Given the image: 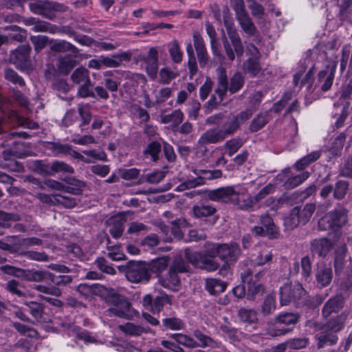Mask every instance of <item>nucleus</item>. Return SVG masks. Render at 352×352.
Listing matches in <instances>:
<instances>
[{
    "mask_svg": "<svg viewBox=\"0 0 352 352\" xmlns=\"http://www.w3.org/2000/svg\"><path fill=\"white\" fill-rule=\"evenodd\" d=\"M223 19L224 26L226 29L228 38L231 42L230 44L223 32V45L228 60L233 61L235 58V55L239 58L243 56L244 53V47L237 30L234 28L232 19L229 14V10L227 8L223 10Z\"/></svg>",
    "mask_w": 352,
    "mask_h": 352,
    "instance_id": "nucleus-1",
    "label": "nucleus"
},
{
    "mask_svg": "<svg viewBox=\"0 0 352 352\" xmlns=\"http://www.w3.org/2000/svg\"><path fill=\"white\" fill-rule=\"evenodd\" d=\"M239 127L237 121L232 117L223 124L221 129L214 128L204 133L199 138L197 146L201 149L203 148V151L206 153L207 144H217L223 141L227 137L233 135Z\"/></svg>",
    "mask_w": 352,
    "mask_h": 352,
    "instance_id": "nucleus-2",
    "label": "nucleus"
},
{
    "mask_svg": "<svg viewBox=\"0 0 352 352\" xmlns=\"http://www.w3.org/2000/svg\"><path fill=\"white\" fill-rule=\"evenodd\" d=\"M30 11L48 20H54L56 15V12H65L68 7L63 3L47 0H36L29 3Z\"/></svg>",
    "mask_w": 352,
    "mask_h": 352,
    "instance_id": "nucleus-3",
    "label": "nucleus"
},
{
    "mask_svg": "<svg viewBox=\"0 0 352 352\" xmlns=\"http://www.w3.org/2000/svg\"><path fill=\"white\" fill-rule=\"evenodd\" d=\"M127 280L133 283H146L151 279L149 266L144 261H131L125 265Z\"/></svg>",
    "mask_w": 352,
    "mask_h": 352,
    "instance_id": "nucleus-4",
    "label": "nucleus"
},
{
    "mask_svg": "<svg viewBox=\"0 0 352 352\" xmlns=\"http://www.w3.org/2000/svg\"><path fill=\"white\" fill-rule=\"evenodd\" d=\"M184 257L195 267L209 272L217 271L220 267V264L216 258L207 256L201 252H192L187 248L184 250Z\"/></svg>",
    "mask_w": 352,
    "mask_h": 352,
    "instance_id": "nucleus-5",
    "label": "nucleus"
},
{
    "mask_svg": "<svg viewBox=\"0 0 352 352\" xmlns=\"http://www.w3.org/2000/svg\"><path fill=\"white\" fill-rule=\"evenodd\" d=\"M306 293L299 283H286L280 288V302L281 305H287L292 302L300 303Z\"/></svg>",
    "mask_w": 352,
    "mask_h": 352,
    "instance_id": "nucleus-6",
    "label": "nucleus"
},
{
    "mask_svg": "<svg viewBox=\"0 0 352 352\" xmlns=\"http://www.w3.org/2000/svg\"><path fill=\"white\" fill-rule=\"evenodd\" d=\"M105 301L111 306L107 312L120 318H126L129 316L131 304L125 296L114 292L109 293L105 298Z\"/></svg>",
    "mask_w": 352,
    "mask_h": 352,
    "instance_id": "nucleus-7",
    "label": "nucleus"
},
{
    "mask_svg": "<svg viewBox=\"0 0 352 352\" xmlns=\"http://www.w3.org/2000/svg\"><path fill=\"white\" fill-rule=\"evenodd\" d=\"M263 275V272H259L253 275L250 269H246L241 274L243 282L248 285L247 298L248 300H254L256 296H260L264 293L265 288L260 282V278Z\"/></svg>",
    "mask_w": 352,
    "mask_h": 352,
    "instance_id": "nucleus-8",
    "label": "nucleus"
},
{
    "mask_svg": "<svg viewBox=\"0 0 352 352\" xmlns=\"http://www.w3.org/2000/svg\"><path fill=\"white\" fill-rule=\"evenodd\" d=\"M346 221L345 212L342 210L330 211L318 221V228L320 230L329 229L337 230L343 226Z\"/></svg>",
    "mask_w": 352,
    "mask_h": 352,
    "instance_id": "nucleus-9",
    "label": "nucleus"
},
{
    "mask_svg": "<svg viewBox=\"0 0 352 352\" xmlns=\"http://www.w3.org/2000/svg\"><path fill=\"white\" fill-rule=\"evenodd\" d=\"M229 203L237 209L245 211H253L255 206L253 197L250 195L246 190H237L234 186Z\"/></svg>",
    "mask_w": 352,
    "mask_h": 352,
    "instance_id": "nucleus-10",
    "label": "nucleus"
},
{
    "mask_svg": "<svg viewBox=\"0 0 352 352\" xmlns=\"http://www.w3.org/2000/svg\"><path fill=\"white\" fill-rule=\"evenodd\" d=\"M142 306L147 310L153 313H160L166 304L172 305L173 298L164 292L153 298L151 294L145 295L142 298Z\"/></svg>",
    "mask_w": 352,
    "mask_h": 352,
    "instance_id": "nucleus-11",
    "label": "nucleus"
},
{
    "mask_svg": "<svg viewBox=\"0 0 352 352\" xmlns=\"http://www.w3.org/2000/svg\"><path fill=\"white\" fill-rule=\"evenodd\" d=\"M31 47L29 45H22L10 52V60L16 67L21 70L29 67L31 65L30 54Z\"/></svg>",
    "mask_w": 352,
    "mask_h": 352,
    "instance_id": "nucleus-12",
    "label": "nucleus"
},
{
    "mask_svg": "<svg viewBox=\"0 0 352 352\" xmlns=\"http://www.w3.org/2000/svg\"><path fill=\"white\" fill-rule=\"evenodd\" d=\"M241 254V248L236 243H221L219 258L226 265H230L236 263Z\"/></svg>",
    "mask_w": 352,
    "mask_h": 352,
    "instance_id": "nucleus-13",
    "label": "nucleus"
},
{
    "mask_svg": "<svg viewBox=\"0 0 352 352\" xmlns=\"http://www.w3.org/2000/svg\"><path fill=\"white\" fill-rule=\"evenodd\" d=\"M138 59L144 63L147 74L152 78H156L158 72V51L156 47H151L147 54L139 55Z\"/></svg>",
    "mask_w": 352,
    "mask_h": 352,
    "instance_id": "nucleus-14",
    "label": "nucleus"
},
{
    "mask_svg": "<svg viewBox=\"0 0 352 352\" xmlns=\"http://www.w3.org/2000/svg\"><path fill=\"white\" fill-rule=\"evenodd\" d=\"M344 307V298L342 294L331 296L323 305L321 316L323 319H328L333 314H338Z\"/></svg>",
    "mask_w": 352,
    "mask_h": 352,
    "instance_id": "nucleus-15",
    "label": "nucleus"
},
{
    "mask_svg": "<svg viewBox=\"0 0 352 352\" xmlns=\"http://www.w3.org/2000/svg\"><path fill=\"white\" fill-rule=\"evenodd\" d=\"M26 311L38 323H47L51 321L49 314L45 312L46 306L37 301H26L24 302Z\"/></svg>",
    "mask_w": 352,
    "mask_h": 352,
    "instance_id": "nucleus-16",
    "label": "nucleus"
},
{
    "mask_svg": "<svg viewBox=\"0 0 352 352\" xmlns=\"http://www.w3.org/2000/svg\"><path fill=\"white\" fill-rule=\"evenodd\" d=\"M346 247L343 245L338 248L335 251V258L333 266L336 276H340L341 274L347 270H352V263L350 259H346Z\"/></svg>",
    "mask_w": 352,
    "mask_h": 352,
    "instance_id": "nucleus-17",
    "label": "nucleus"
},
{
    "mask_svg": "<svg viewBox=\"0 0 352 352\" xmlns=\"http://www.w3.org/2000/svg\"><path fill=\"white\" fill-rule=\"evenodd\" d=\"M333 270L331 266L322 263L318 266L315 274L316 282L320 288L328 287L333 279Z\"/></svg>",
    "mask_w": 352,
    "mask_h": 352,
    "instance_id": "nucleus-18",
    "label": "nucleus"
},
{
    "mask_svg": "<svg viewBox=\"0 0 352 352\" xmlns=\"http://www.w3.org/2000/svg\"><path fill=\"white\" fill-rule=\"evenodd\" d=\"M318 349H324L327 346H332L336 345L338 341V336L327 329L318 332L314 336Z\"/></svg>",
    "mask_w": 352,
    "mask_h": 352,
    "instance_id": "nucleus-19",
    "label": "nucleus"
},
{
    "mask_svg": "<svg viewBox=\"0 0 352 352\" xmlns=\"http://www.w3.org/2000/svg\"><path fill=\"white\" fill-rule=\"evenodd\" d=\"M349 314V311H344L336 316L327 319L324 322V329L337 335L344 328Z\"/></svg>",
    "mask_w": 352,
    "mask_h": 352,
    "instance_id": "nucleus-20",
    "label": "nucleus"
},
{
    "mask_svg": "<svg viewBox=\"0 0 352 352\" xmlns=\"http://www.w3.org/2000/svg\"><path fill=\"white\" fill-rule=\"evenodd\" d=\"M311 254H317L319 257L324 258L333 247V243L327 238L313 240L310 243Z\"/></svg>",
    "mask_w": 352,
    "mask_h": 352,
    "instance_id": "nucleus-21",
    "label": "nucleus"
},
{
    "mask_svg": "<svg viewBox=\"0 0 352 352\" xmlns=\"http://www.w3.org/2000/svg\"><path fill=\"white\" fill-rule=\"evenodd\" d=\"M336 67L337 62L333 61L331 64L328 65L325 69L319 72V80L321 82H323L321 87L322 91H326L332 86Z\"/></svg>",
    "mask_w": 352,
    "mask_h": 352,
    "instance_id": "nucleus-22",
    "label": "nucleus"
},
{
    "mask_svg": "<svg viewBox=\"0 0 352 352\" xmlns=\"http://www.w3.org/2000/svg\"><path fill=\"white\" fill-rule=\"evenodd\" d=\"M2 113L4 114L10 122H14L19 126L30 129H36L38 128V124L28 118L20 116L16 111L14 110H8L7 111L1 109Z\"/></svg>",
    "mask_w": 352,
    "mask_h": 352,
    "instance_id": "nucleus-23",
    "label": "nucleus"
},
{
    "mask_svg": "<svg viewBox=\"0 0 352 352\" xmlns=\"http://www.w3.org/2000/svg\"><path fill=\"white\" fill-rule=\"evenodd\" d=\"M217 72V87L214 90L215 94L218 97H225L229 89V82L226 74V70L222 67H219Z\"/></svg>",
    "mask_w": 352,
    "mask_h": 352,
    "instance_id": "nucleus-24",
    "label": "nucleus"
},
{
    "mask_svg": "<svg viewBox=\"0 0 352 352\" xmlns=\"http://www.w3.org/2000/svg\"><path fill=\"white\" fill-rule=\"evenodd\" d=\"M260 223L265 230L267 237L270 239H278L280 236L278 228L275 225L273 219L268 214H265L260 217Z\"/></svg>",
    "mask_w": 352,
    "mask_h": 352,
    "instance_id": "nucleus-25",
    "label": "nucleus"
},
{
    "mask_svg": "<svg viewBox=\"0 0 352 352\" xmlns=\"http://www.w3.org/2000/svg\"><path fill=\"white\" fill-rule=\"evenodd\" d=\"M194 173L197 176L195 179L197 186L204 184L206 180L219 179L222 177L221 170L196 169Z\"/></svg>",
    "mask_w": 352,
    "mask_h": 352,
    "instance_id": "nucleus-26",
    "label": "nucleus"
},
{
    "mask_svg": "<svg viewBox=\"0 0 352 352\" xmlns=\"http://www.w3.org/2000/svg\"><path fill=\"white\" fill-rule=\"evenodd\" d=\"M232 192L233 186L223 187L210 190L208 193V197L212 201L229 203Z\"/></svg>",
    "mask_w": 352,
    "mask_h": 352,
    "instance_id": "nucleus-27",
    "label": "nucleus"
},
{
    "mask_svg": "<svg viewBox=\"0 0 352 352\" xmlns=\"http://www.w3.org/2000/svg\"><path fill=\"white\" fill-rule=\"evenodd\" d=\"M131 57V53L129 52H122L121 54H113L112 57L102 56V63L107 67H119L122 61H129Z\"/></svg>",
    "mask_w": 352,
    "mask_h": 352,
    "instance_id": "nucleus-28",
    "label": "nucleus"
},
{
    "mask_svg": "<svg viewBox=\"0 0 352 352\" xmlns=\"http://www.w3.org/2000/svg\"><path fill=\"white\" fill-rule=\"evenodd\" d=\"M204 287L210 295L217 296L226 290L227 283L217 278H206Z\"/></svg>",
    "mask_w": 352,
    "mask_h": 352,
    "instance_id": "nucleus-29",
    "label": "nucleus"
},
{
    "mask_svg": "<svg viewBox=\"0 0 352 352\" xmlns=\"http://www.w3.org/2000/svg\"><path fill=\"white\" fill-rule=\"evenodd\" d=\"M119 329L125 334L131 336H140L143 333L150 332L151 329L142 324H136L132 322H126L124 324L119 325Z\"/></svg>",
    "mask_w": 352,
    "mask_h": 352,
    "instance_id": "nucleus-30",
    "label": "nucleus"
},
{
    "mask_svg": "<svg viewBox=\"0 0 352 352\" xmlns=\"http://www.w3.org/2000/svg\"><path fill=\"white\" fill-rule=\"evenodd\" d=\"M53 274L44 270L25 269L24 279L30 282H43L50 280Z\"/></svg>",
    "mask_w": 352,
    "mask_h": 352,
    "instance_id": "nucleus-31",
    "label": "nucleus"
},
{
    "mask_svg": "<svg viewBox=\"0 0 352 352\" xmlns=\"http://www.w3.org/2000/svg\"><path fill=\"white\" fill-rule=\"evenodd\" d=\"M76 64V60L71 55H65L58 58L56 65L60 74L67 76L75 67Z\"/></svg>",
    "mask_w": 352,
    "mask_h": 352,
    "instance_id": "nucleus-32",
    "label": "nucleus"
},
{
    "mask_svg": "<svg viewBox=\"0 0 352 352\" xmlns=\"http://www.w3.org/2000/svg\"><path fill=\"white\" fill-rule=\"evenodd\" d=\"M159 283L164 288L174 289L180 283L177 272L170 267L167 275L159 276Z\"/></svg>",
    "mask_w": 352,
    "mask_h": 352,
    "instance_id": "nucleus-33",
    "label": "nucleus"
},
{
    "mask_svg": "<svg viewBox=\"0 0 352 352\" xmlns=\"http://www.w3.org/2000/svg\"><path fill=\"white\" fill-rule=\"evenodd\" d=\"M193 336L199 342L198 347L211 349L219 348V343L211 337L204 334L199 329H195L192 333Z\"/></svg>",
    "mask_w": 352,
    "mask_h": 352,
    "instance_id": "nucleus-34",
    "label": "nucleus"
},
{
    "mask_svg": "<svg viewBox=\"0 0 352 352\" xmlns=\"http://www.w3.org/2000/svg\"><path fill=\"white\" fill-rule=\"evenodd\" d=\"M276 309L275 295L270 294L267 295L260 305V311L263 316L267 317L273 314Z\"/></svg>",
    "mask_w": 352,
    "mask_h": 352,
    "instance_id": "nucleus-35",
    "label": "nucleus"
},
{
    "mask_svg": "<svg viewBox=\"0 0 352 352\" xmlns=\"http://www.w3.org/2000/svg\"><path fill=\"white\" fill-rule=\"evenodd\" d=\"M217 209L211 205L201 204L195 205L192 208V212L196 218H205L212 216Z\"/></svg>",
    "mask_w": 352,
    "mask_h": 352,
    "instance_id": "nucleus-36",
    "label": "nucleus"
},
{
    "mask_svg": "<svg viewBox=\"0 0 352 352\" xmlns=\"http://www.w3.org/2000/svg\"><path fill=\"white\" fill-rule=\"evenodd\" d=\"M236 19L238 21L241 29L245 34L249 36H253L255 34L256 28L248 13L239 16Z\"/></svg>",
    "mask_w": 352,
    "mask_h": 352,
    "instance_id": "nucleus-37",
    "label": "nucleus"
},
{
    "mask_svg": "<svg viewBox=\"0 0 352 352\" xmlns=\"http://www.w3.org/2000/svg\"><path fill=\"white\" fill-rule=\"evenodd\" d=\"M270 120L268 112L258 114L251 122L249 131L252 133L256 132L263 129Z\"/></svg>",
    "mask_w": 352,
    "mask_h": 352,
    "instance_id": "nucleus-38",
    "label": "nucleus"
},
{
    "mask_svg": "<svg viewBox=\"0 0 352 352\" xmlns=\"http://www.w3.org/2000/svg\"><path fill=\"white\" fill-rule=\"evenodd\" d=\"M184 117L182 111L180 109H176L171 113L164 116L162 118V122L164 124L172 123V129L175 130L182 122Z\"/></svg>",
    "mask_w": 352,
    "mask_h": 352,
    "instance_id": "nucleus-39",
    "label": "nucleus"
},
{
    "mask_svg": "<svg viewBox=\"0 0 352 352\" xmlns=\"http://www.w3.org/2000/svg\"><path fill=\"white\" fill-rule=\"evenodd\" d=\"M50 50L55 52H70L75 56L79 52V50L77 47H76L72 43L64 40L55 41L51 45Z\"/></svg>",
    "mask_w": 352,
    "mask_h": 352,
    "instance_id": "nucleus-40",
    "label": "nucleus"
},
{
    "mask_svg": "<svg viewBox=\"0 0 352 352\" xmlns=\"http://www.w3.org/2000/svg\"><path fill=\"white\" fill-rule=\"evenodd\" d=\"M277 324L278 323H274V319L265 322V331L267 336L278 337L284 336L292 331L291 329L289 328H279L276 326Z\"/></svg>",
    "mask_w": 352,
    "mask_h": 352,
    "instance_id": "nucleus-41",
    "label": "nucleus"
},
{
    "mask_svg": "<svg viewBox=\"0 0 352 352\" xmlns=\"http://www.w3.org/2000/svg\"><path fill=\"white\" fill-rule=\"evenodd\" d=\"M147 265L149 266L151 274L153 272L159 275L167 268L168 258L165 256L160 257L151 261L150 263H147Z\"/></svg>",
    "mask_w": 352,
    "mask_h": 352,
    "instance_id": "nucleus-42",
    "label": "nucleus"
},
{
    "mask_svg": "<svg viewBox=\"0 0 352 352\" xmlns=\"http://www.w3.org/2000/svg\"><path fill=\"white\" fill-rule=\"evenodd\" d=\"M107 222L111 226L109 232L111 236L116 239L120 237L124 229L122 219L118 217H113L110 218Z\"/></svg>",
    "mask_w": 352,
    "mask_h": 352,
    "instance_id": "nucleus-43",
    "label": "nucleus"
},
{
    "mask_svg": "<svg viewBox=\"0 0 352 352\" xmlns=\"http://www.w3.org/2000/svg\"><path fill=\"white\" fill-rule=\"evenodd\" d=\"M300 198V193L298 191H295L291 194L285 193L282 195L278 199V204L280 206H292L294 204H297L302 202Z\"/></svg>",
    "mask_w": 352,
    "mask_h": 352,
    "instance_id": "nucleus-44",
    "label": "nucleus"
},
{
    "mask_svg": "<svg viewBox=\"0 0 352 352\" xmlns=\"http://www.w3.org/2000/svg\"><path fill=\"white\" fill-rule=\"evenodd\" d=\"M245 84V77L241 72H235L230 78L228 91L233 94L239 91Z\"/></svg>",
    "mask_w": 352,
    "mask_h": 352,
    "instance_id": "nucleus-45",
    "label": "nucleus"
},
{
    "mask_svg": "<svg viewBox=\"0 0 352 352\" xmlns=\"http://www.w3.org/2000/svg\"><path fill=\"white\" fill-rule=\"evenodd\" d=\"M72 81L78 85H82L86 82L89 84V72L85 67H78L74 70L71 76Z\"/></svg>",
    "mask_w": 352,
    "mask_h": 352,
    "instance_id": "nucleus-46",
    "label": "nucleus"
},
{
    "mask_svg": "<svg viewBox=\"0 0 352 352\" xmlns=\"http://www.w3.org/2000/svg\"><path fill=\"white\" fill-rule=\"evenodd\" d=\"M168 53L173 63L179 64L182 61L183 53L181 50L179 42L173 40L168 44Z\"/></svg>",
    "mask_w": 352,
    "mask_h": 352,
    "instance_id": "nucleus-47",
    "label": "nucleus"
},
{
    "mask_svg": "<svg viewBox=\"0 0 352 352\" xmlns=\"http://www.w3.org/2000/svg\"><path fill=\"white\" fill-rule=\"evenodd\" d=\"M298 214V206H296L291 210L289 215L284 219V226L285 229L289 230H294L301 223Z\"/></svg>",
    "mask_w": 352,
    "mask_h": 352,
    "instance_id": "nucleus-48",
    "label": "nucleus"
},
{
    "mask_svg": "<svg viewBox=\"0 0 352 352\" xmlns=\"http://www.w3.org/2000/svg\"><path fill=\"white\" fill-rule=\"evenodd\" d=\"M321 156V151H313L311 153L308 154L307 155L305 156L304 157H302L296 163V169L298 170H302L305 169L307 166H308L310 164L314 162L320 158Z\"/></svg>",
    "mask_w": 352,
    "mask_h": 352,
    "instance_id": "nucleus-49",
    "label": "nucleus"
},
{
    "mask_svg": "<svg viewBox=\"0 0 352 352\" xmlns=\"http://www.w3.org/2000/svg\"><path fill=\"white\" fill-rule=\"evenodd\" d=\"M170 338L174 339L179 344H182L185 347L193 349L198 347V342L188 335L182 333H173L170 335Z\"/></svg>",
    "mask_w": 352,
    "mask_h": 352,
    "instance_id": "nucleus-50",
    "label": "nucleus"
},
{
    "mask_svg": "<svg viewBox=\"0 0 352 352\" xmlns=\"http://www.w3.org/2000/svg\"><path fill=\"white\" fill-rule=\"evenodd\" d=\"M243 67L252 76H257L261 70L260 58H248L244 63Z\"/></svg>",
    "mask_w": 352,
    "mask_h": 352,
    "instance_id": "nucleus-51",
    "label": "nucleus"
},
{
    "mask_svg": "<svg viewBox=\"0 0 352 352\" xmlns=\"http://www.w3.org/2000/svg\"><path fill=\"white\" fill-rule=\"evenodd\" d=\"M47 148L56 157L68 155L71 150V145L68 144H61L60 142H48Z\"/></svg>",
    "mask_w": 352,
    "mask_h": 352,
    "instance_id": "nucleus-52",
    "label": "nucleus"
},
{
    "mask_svg": "<svg viewBox=\"0 0 352 352\" xmlns=\"http://www.w3.org/2000/svg\"><path fill=\"white\" fill-rule=\"evenodd\" d=\"M162 151L161 144L157 142L153 141L148 144L144 151V155L145 157H151V159L153 162H156L159 159V155Z\"/></svg>",
    "mask_w": 352,
    "mask_h": 352,
    "instance_id": "nucleus-53",
    "label": "nucleus"
},
{
    "mask_svg": "<svg viewBox=\"0 0 352 352\" xmlns=\"http://www.w3.org/2000/svg\"><path fill=\"white\" fill-rule=\"evenodd\" d=\"M237 316L241 321L249 324L254 323L258 320L256 311L252 309L241 308Z\"/></svg>",
    "mask_w": 352,
    "mask_h": 352,
    "instance_id": "nucleus-54",
    "label": "nucleus"
},
{
    "mask_svg": "<svg viewBox=\"0 0 352 352\" xmlns=\"http://www.w3.org/2000/svg\"><path fill=\"white\" fill-rule=\"evenodd\" d=\"M300 318L298 313H285L280 314L274 318V323H281L286 325L296 324Z\"/></svg>",
    "mask_w": 352,
    "mask_h": 352,
    "instance_id": "nucleus-55",
    "label": "nucleus"
},
{
    "mask_svg": "<svg viewBox=\"0 0 352 352\" xmlns=\"http://www.w3.org/2000/svg\"><path fill=\"white\" fill-rule=\"evenodd\" d=\"M309 173L307 171L303 172L302 173L291 177L287 179L284 184V186L286 189H292L297 187L298 185L302 184L304 181L308 179L309 177Z\"/></svg>",
    "mask_w": 352,
    "mask_h": 352,
    "instance_id": "nucleus-56",
    "label": "nucleus"
},
{
    "mask_svg": "<svg viewBox=\"0 0 352 352\" xmlns=\"http://www.w3.org/2000/svg\"><path fill=\"white\" fill-rule=\"evenodd\" d=\"M316 210V206L313 204H307L302 209L298 206V211L300 221L301 223H307L311 219L312 214Z\"/></svg>",
    "mask_w": 352,
    "mask_h": 352,
    "instance_id": "nucleus-57",
    "label": "nucleus"
},
{
    "mask_svg": "<svg viewBox=\"0 0 352 352\" xmlns=\"http://www.w3.org/2000/svg\"><path fill=\"white\" fill-rule=\"evenodd\" d=\"M5 289L18 297L25 296V292L23 290L22 285L15 279L8 281L5 285Z\"/></svg>",
    "mask_w": 352,
    "mask_h": 352,
    "instance_id": "nucleus-58",
    "label": "nucleus"
},
{
    "mask_svg": "<svg viewBox=\"0 0 352 352\" xmlns=\"http://www.w3.org/2000/svg\"><path fill=\"white\" fill-rule=\"evenodd\" d=\"M172 227L170 228L171 236H173L180 240L184 237V234L181 230L182 228L187 226V222L185 219H178L177 220L171 221Z\"/></svg>",
    "mask_w": 352,
    "mask_h": 352,
    "instance_id": "nucleus-59",
    "label": "nucleus"
},
{
    "mask_svg": "<svg viewBox=\"0 0 352 352\" xmlns=\"http://www.w3.org/2000/svg\"><path fill=\"white\" fill-rule=\"evenodd\" d=\"M33 31L36 32H50L52 34H56L60 32L58 27L56 25L51 24L46 21L38 20L36 25L32 28Z\"/></svg>",
    "mask_w": 352,
    "mask_h": 352,
    "instance_id": "nucleus-60",
    "label": "nucleus"
},
{
    "mask_svg": "<svg viewBox=\"0 0 352 352\" xmlns=\"http://www.w3.org/2000/svg\"><path fill=\"white\" fill-rule=\"evenodd\" d=\"M162 327L166 329H170L173 331L182 329L184 327V324L182 320L175 317L166 318L162 320Z\"/></svg>",
    "mask_w": 352,
    "mask_h": 352,
    "instance_id": "nucleus-61",
    "label": "nucleus"
},
{
    "mask_svg": "<svg viewBox=\"0 0 352 352\" xmlns=\"http://www.w3.org/2000/svg\"><path fill=\"white\" fill-rule=\"evenodd\" d=\"M186 52L188 56V67L189 69V73L192 78L197 72V65L196 58L194 54L192 45L190 43L187 45Z\"/></svg>",
    "mask_w": 352,
    "mask_h": 352,
    "instance_id": "nucleus-62",
    "label": "nucleus"
},
{
    "mask_svg": "<svg viewBox=\"0 0 352 352\" xmlns=\"http://www.w3.org/2000/svg\"><path fill=\"white\" fill-rule=\"evenodd\" d=\"M53 173L55 175L57 173L62 174H73L74 173V168L69 164L63 161L54 160L52 162Z\"/></svg>",
    "mask_w": 352,
    "mask_h": 352,
    "instance_id": "nucleus-63",
    "label": "nucleus"
},
{
    "mask_svg": "<svg viewBox=\"0 0 352 352\" xmlns=\"http://www.w3.org/2000/svg\"><path fill=\"white\" fill-rule=\"evenodd\" d=\"M340 280V288L343 291H347L352 288V270H347L338 276Z\"/></svg>",
    "mask_w": 352,
    "mask_h": 352,
    "instance_id": "nucleus-64",
    "label": "nucleus"
}]
</instances>
